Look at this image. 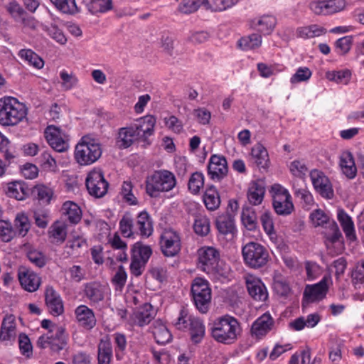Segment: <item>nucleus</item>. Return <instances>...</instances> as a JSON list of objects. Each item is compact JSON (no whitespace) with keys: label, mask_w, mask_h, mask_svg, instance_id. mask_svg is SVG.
<instances>
[{"label":"nucleus","mask_w":364,"mask_h":364,"mask_svg":"<svg viewBox=\"0 0 364 364\" xmlns=\"http://www.w3.org/2000/svg\"><path fill=\"white\" fill-rule=\"evenodd\" d=\"M198 266L202 271L215 279L225 278L228 268L220 264V252L213 247L204 246L198 250Z\"/></svg>","instance_id":"1"},{"label":"nucleus","mask_w":364,"mask_h":364,"mask_svg":"<svg viewBox=\"0 0 364 364\" xmlns=\"http://www.w3.org/2000/svg\"><path fill=\"white\" fill-rule=\"evenodd\" d=\"M240 325L233 316L225 315L216 319L211 328L212 337L218 343L232 344L237 338Z\"/></svg>","instance_id":"2"},{"label":"nucleus","mask_w":364,"mask_h":364,"mask_svg":"<svg viewBox=\"0 0 364 364\" xmlns=\"http://www.w3.org/2000/svg\"><path fill=\"white\" fill-rule=\"evenodd\" d=\"M26 106L12 97L0 99V124L14 126L21 122L26 116Z\"/></svg>","instance_id":"3"},{"label":"nucleus","mask_w":364,"mask_h":364,"mask_svg":"<svg viewBox=\"0 0 364 364\" xmlns=\"http://www.w3.org/2000/svg\"><path fill=\"white\" fill-rule=\"evenodd\" d=\"M176 185L174 174L168 170L155 171L146 181V191L149 196L157 197L161 192L171 191Z\"/></svg>","instance_id":"4"},{"label":"nucleus","mask_w":364,"mask_h":364,"mask_svg":"<svg viewBox=\"0 0 364 364\" xmlns=\"http://www.w3.org/2000/svg\"><path fill=\"white\" fill-rule=\"evenodd\" d=\"M102 155L100 144L88 136L82 137L75 149V159L81 166L90 165Z\"/></svg>","instance_id":"5"},{"label":"nucleus","mask_w":364,"mask_h":364,"mask_svg":"<svg viewBox=\"0 0 364 364\" xmlns=\"http://www.w3.org/2000/svg\"><path fill=\"white\" fill-rule=\"evenodd\" d=\"M69 341V334L64 327H55L38 337L36 345L39 348H48L54 353L65 349Z\"/></svg>","instance_id":"6"},{"label":"nucleus","mask_w":364,"mask_h":364,"mask_svg":"<svg viewBox=\"0 0 364 364\" xmlns=\"http://www.w3.org/2000/svg\"><path fill=\"white\" fill-rule=\"evenodd\" d=\"M242 255L245 264L255 269L264 267L269 259L266 247L256 242L245 244L242 248Z\"/></svg>","instance_id":"7"},{"label":"nucleus","mask_w":364,"mask_h":364,"mask_svg":"<svg viewBox=\"0 0 364 364\" xmlns=\"http://www.w3.org/2000/svg\"><path fill=\"white\" fill-rule=\"evenodd\" d=\"M175 325L180 330L188 328L191 341L195 343H200L205 336V327L203 321L189 315L186 309L180 311Z\"/></svg>","instance_id":"8"},{"label":"nucleus","mask_w":364,"mask_h":364,"mask_svg":"<svg viewBox=\"0 0 364 364\" xmlns=\"http://www.w3.org/2000/svg\"><path fill=\"white\" fill-rule=\"evenodd\" d=\"M151 255L152 249L149 245L141 242H135L131 247V274L135 277L141 276Z\"/></svg>","instance_id":"9"},{"label":"nucleus","mask_w":364,"mask_h":364,"mask_svg":"<svg viewBox=\"0 0 364 364\" xmlns=\"http://www.w3.org/2000/svg\"><path fill=\"white\" fill-rule=\"evenodd\" d=\"M191 294L195 306L201 313H206L211 300V289L208 282L201 277L193 280Z\"/></svg>","instance_id":"10"},{"label":"nucleus","mask_w":364,"mask_h":364,"mask_svg":"<svg viewBox=\"0 0 364 364\" xmlns=\"http://www.w3.org/2000/svg\"><path fill=\"white\" fill-rule=\"evenodd\" d=\"M85 185L89 194L96 198L103 197L108 191L109 183L100 169L94 168L87 173Z\"/></svg>","instance_id":"11"},{"label":"nucleus","mask_w":364,"mask_h":364,"mask_svg":"<svg viewBox=\"0 0 364 364\" xmlns=\"http://www.w3.org/2000/svg\"><path fill=\"white\" fill-rule=\"evenodd\" d=\"M272 191L274 192L272 205L275 212L281 215L291 214L294 210V204L288 190L277 184L272 187Z\"/></svg>","instance_id":"12"},{"label":"nucleus","mask_w":364,"mask_h":364,"mask_svg":"<svg viewBox=\"0 0 364 364\" xmlns=\"http://www.w3.org/2000/svg\"><path fill=\"white\" fill-rule=\"evenodd\" d=\"M44 134L47 142L55 151L64 152L68 149V136L59 127L48 126L45 129Z\"/></svg>","instance_id":"13"},{"label":"nucleus","mask_w":364,"mask_h":364,"mask_svg":"<svg viewBox=\"0 0 364 364\" xmlns=\"http://www.w3.org/2000/svg\"><path fill=\"white\" fill-rule=\"evenodd\" d=\"M330 281L329 277H323L319 282L306 285L303 294V302L312 303L325 298L328 291Z\"/></svg>","instance_id":"14"},{"label":"nucleus","mask_w":364,"mask_h":364,"mask_svg":"<svg viewBox=\"0 0 364 364\" xmlns=\"http://www.w3.org/2000/svg\"><path fill=\"white\" fill-rule=\"evenodd\" d=\"M314 189L323 197L327 199L333 198L334 196L331 183L324 173L318 169H313L309 173Z\"/></svg>","instance_id":"15"},{"label":"nucleus","mask_w":364,"mask_h":364,"mask_svg":"<svg viewBox=\"0 0 364 364\" xmlns=\"http://www.w3.org/2000/svg\"><path fill=\"white\" fill-rule=\"evenodd\" d=\"M161 250L166 257H173L181 250V238L178 232L172 230H166L161 236Z\"/></svg>","instance_id":"16"},{"label":"nucleus","mask_w":364,"mask_h":364,"mask_svg":"<svg viewBox=\"0 0 364 364\" xmlns=\"http://www.w3.org/2000/svg\"><path fill=\"white\" fill-rule=\"evenodd\" d=\"M228 173L226 159L223 156L214 154L210 156L208 166V174L214 181H220Z\"/></svg>","instance_id":"17"},{"label":"nucleus","mask_w":364,"mask_h":364,"mask_svg":"<svg viewBox=\"0 0 364 364\" xmlns=\"http://www.w3.org/2000/svg\"><path fill=\"white\" fill-rule=\"evenodd\" d=\"M18 278L22 288L28 292L37 291L41 283L40 276L33 270L26 267L19 269Z\"/></svg>","instance_id":"18"},{"label":"nucleus","mask_w":364,"mask_h":364,"mask_svg":"<svg viewBox=\"0 0 364 364\" xmlns=\"http://www.w3.org/2000/svg\"><path fill=\"white\" fill-rule=\"evenodd\" d=\"M16 323L14 315L7 314L2 320L0 328V341L11 345L16 338Z\"/></svg>","instance_id":"19"},{"label":"nucleus","mask_w":364,"mask_h":364,"mask_svg":"<svg viewBox=\"0 0 364 364\" xmlns=\"http://www.w3.org/2000/svg\"><path fill=\"white\" fill-rule=\"evenodd\" d=\"M246 286L250 296L255 301H265L267 299V289L260 279L248 275L246 277Z\"/></svg>","instance_id":"20"},{"label":"nucleus","mask_w":364,"mask_h":364,"mask_svg":"<svg viewBox=\"0 0 364 364\" xmlns=\"http://www.w3.org/2000/svg\"><path fill=\"white\" fill-rule=\"evenodd\" d=\"M45 301L53 316H59L64 311L63 302L59 293L52 286H46L45 289Z\"/></svg>","instance_id":"21"},{"label":"nucleus","mask_w":364,"mask_h":364,"mask_svg":"<svg viewBox=\"0 0 364 364\" xmlns=\"http://www.w3.org/2000/svg\"><path fill=\"white\" fill-rule=\"evenodd\" d=\"M274 321L269 312H266L257 318L251 328L252 336L261 339L269 332L274 326Z\"/></svg>","instance_id":"22"},{"label":"nucleus","mask_w":364,"mask_h":364,"mask_svg":"<svg viewBox=\"0 0 364 364\" xmlns=\"http://www.w3.org/2000/svg\"><path fill=\"white\" fill-rule=\"evenodd\" d=\"M277 18L272 15H262L249 21L250 27L260 34H271L277 25Z\"/></svg>","instance_id":"23"},{"label":"nucleus","mask_w":364,"mask_h":364,"mask_svg":"<svg viewBox=\"0 0 364 364\" xmlns=\"http://www.w3.org/2000/svg\"><path fill=\"white\" fill-rule=\"evenodd\" d=\"M109 290L108 286L93 282L85 285L84 292L85 296L91 303L98 304L105 299Z\"/></svg>","instance_id":"24"},{"label":"nucleus","mask_w":364,"mask_h":364,"mask_svg":"<svg viewBox=\"0 0 364 364\" xmlns=\"http://www.w3.org/2000/svg\"><path fill=\"white\" fill-rule=\"evenodd\" d=\"M156 120L152 115H146L136 120L132 124L136 132L139 133V138L146 139L154 134Z\"/></svg>","instance_id":"25"},{"label":"nucleus","mask_w":364,"mask_h":364,"mask_svg":"<svg viewBox=\"0 0 364 364\" xmlns=\"http://www.w3.org/2000/svg\"><path fill=\"white\" fill-rule=\"evenodd\" d=\"M75 315L79 325L90 330L96 325V318L93 311L86 305H80L75 310Z\"/></svg>","instance_id":"26"},{"label":"nucleus","mask_w":364,"mask_h":364,"mask_svg":"<svg viewBox=\"0 0 364 364\" xmlns=\"http://www.w3.org/2000/svg\"><path fill=\"white\" fill-rule=\"evenodd\" d=\"M339 166L342 173L349 179L354 178L357 175V167L353 154L349 151H343L339 156Z\"/></svg>","instance_id":"27"},{"label":"nucleus","mask_w":364,"mask_h":364,"mask_svg":"<svg viewBox=\"0 0 364 364\" xmlns=\"http://www.w3.org/2000/svg\"><path fill=\"white\" fill-rule=\"evenodd\" d=\"M155 313L152 306L146 303L139 307L132 314V320L134 324L139 326H144L149 324L154 318Z\"/></svg>","instance_id":"28"},{"label":"nucleus","mask_w":364,"mask_h":364,"mask_svg":"<svg viewBox=\"0 0 364 364\" xmlns=\"http://www.w3.org/2000/svg\"><path fill=\"white\" fill-rule=\"evenodd\" d=\"M135 232L142 237H148L153 232V223L150 215L146 211L138 214L135 223Z\"/></svg>","instance_id":"29"},{"label":"nucleus","mask_w":364,"mask_h":364,"mask_svg":"<svg viewBox=\"0 0 364 364\" xmlns=\"http://www.w3.org/2000/svg\"><path fill=\"white\" fill-rule=\"evenodd\" d=\"M139 139V133L135 132L131 124L129 127H122L119 129L117 144L121 149H126Z\"/></svg>","instance_id":"30"},{"label":"nucleus","mask_w":364,"mask_h":364,"mask_svg":"<svg viewBox=\"0 0 364 364\" xmlns=\"http://www.w3.org/2000/svg\"><path fill=\"white\" fill-rule=\"evenodd\" d=\"M337 219L346 236L350 240L356 239L354 223L351 217L342 208L337 210Z\"/></svg>","instance_id":"31"},{"label":"nucleus","mask_w":364,"mask_h":364,"mask_svg":"<svg viewBox=\"0 0 364 364\" xmlns=\"http://www.w3.org/2000/svg\"><path fill=\"white\" fill-rule=\"evenodd\" d=\"M61 210L70 223L77 224L81 220L82 210L77 203L70 200L65 201Z\"/></svg>","instance_id":"32"},{"label":"nucleus","mask_w":364,"mask_h":364,"mask_svg":"<svg viewBox=\"0 0 364 364\" xmlns=\"http://www.w3.org/2000/svg\"><path fill=\"white\" fill-rule=\"evenodd\" d=\"M265 193L264 187L258 182L250 183L247 191V200L253 205H258L262 203Z\"/></svg>","instance_id":"33"},{"label":"nucleus","mask_w":364,"mask_h":364,"mask_svg":"<svg viewBox=\"0 0 364 364\" xmlns=\"http://www.w3.org/2000/svg\"><path fill=\"white\" fill-rule=\"evenodd\" d=\"M48 236L53 243H63L67 236L66 225L61 222H55L49 228Z\"/></svg>","instance_id":"34"},{"label":"nucleus","mask_w":364,"mask_h":364,"mask_svg":"<svg viewBox=\"0 0 364 364\" xmlns=\"http://www.w3.org/2000/svg\"><path fill=\"white\" fill-rule=\"evenodd\" d=\"M216 228L222 235L233 234L235 230L234 218L229 214L219 215L216 219Z\"/></svg>","instance_id":"35"},{"label":"nucleus","mask_w":364,"mask_h":364,"mask_svg":"<svg viewBox=\"0 0 364 364\" xmlns=\"http://www.w3.org/2000/svg\"><path fill=\"white\" fill-rule=\"evenodd\" d=\"M203 200L206 208L210 211L217 210L220 205L219 193L213 186L206 189Z\"/></svg>","instance_id":"36"},{"label":"nucleus","mask_w":364,"mask_h":364,"mask_svg":"<svg viewBox=\"0 0 364 364\" xmlns=\"http://www.w3.org/2000/svg\"><path fill=\"white\" fill-rule=\"evenodd\" d=\"M112 347L109 341L101 340L97 347V364H110Z\"/></svg>","instance_id":"37"},{"label":"nucleus","mask_w":364,"mask_h":364,"mask_svg":"<svg viewBox=\"0 0 364 364\" xmlns=\"http://www.w3.org/2000/svg\"><path fill=\"white\" fill-rule=\"evenodd\" d=\"M252 156L259 168H266L269 164V154L265 147L261 144H255L252 149Z\"/></svg>","instance_id":"38"},{"label":"nucleus","mask_w":364,"mask_h":364,"mask_svg":"<svg viewBox=\"0 0 364 364\" xmlns=\"http://www.w3.org/2000/svg\"><path fill=\"white\" fill-rule=\"evenodd\" d=\"M241 220L248 230L253 231L257 228V217L252 207L246 206L242 208Z\"/></svg>","instance_id":"39"},{"label":"nucleus","mask_w":364,"mask_h":364,"mask_svg":"<svg viewBox=\"0 0 364 364\" xmlns=\"http://www.w3.org/2000/svg\"><path fill=\"white\" fill-rule=\"evenodd\" d=\"M262 38L260 33H252L242 37L237 42L238 46L243 50H250L259 48L262 44Z\"/></svg>","instance_id":"40"},{"label":"nucleus","mask_w":364,"mask_h":364,"mask_svg":"<svg viewBox=\"0 0 364 364\" xmlns=\"http://www.w3.org/2000/svg\"><path fill=\"white\" fill-rule=\"evenodd\" d=\"M152 333L156 342L159 344L164 345L171 340V334L168 329L159 321L155 322Z\"/></svg>","instance_id":"41"},{"label":"nucleus","mask_w":364,"mask_h":364,"mask_svg":"<svg viewBox=\"0 0 364 364\" xmlns=\"http://www.w3.org/2000/svg\"><path fill=\"white\" fill-rule=\"evenodd\" d=\"M326 33V28L316 24L299 27L296 30L297 36L304 39L318 37Z\"/></svg>","instance_id":"42"},{"label":"nucleus","mask_w":364,"mask_h":364,"mask_svg":"<svg viewBox=\"0 0 364 364\" xmlns=\"http://www.w3.org/2000/svg\"><path fill=\"white\" fill-rule=\"evenodd\" d=\"M86 7L90 13L94 15L105 13L112 9V0H90Z\"/></svg>","instance_id":"43"},{"label":"nucleus","mask_w":364,"mask_h":364,"mask_svg":"<svg viewBox=\"0 0 364 364\" xmlns=\"http://www.w3.org/2000/svg\"><path fill=\"white\" fill-rule=\"evenodd\" d=\"M6 194L11 198L22 200L27 195V188L24 183L15 181L8 184Z\"/></svg>","instance_id":"44"},{"label":"nucleus","mask_w":364,"mask_h":364,"mask_svg":"<svg viewBox=\"0 0 364 364\" xmlns=\"http://www.w3.org/2000/svg\"><path fill=\"white\" fill-rule=\"evenodd\" d=\"M19 57L36 69H41L44 65V61L31 49H22L19 51Z\"/></svg>","instance_id":"45"},{"label":"nucleus","mask_w":364,"mask_h":364,"mask_svg":"<svg viewBox=\"0 0 364 364\" xmlns=\"http://www.w3.org/2000/svg\"><path fill=\"white\" fill-rule=\"evenodd\" d=\"M135 224L133 219L129 213L124 214L119 221V230L122 235L125 237H131L135 232Z\"/></svg>","instance_id":"46"},{"label":"nucleus","mask_w":364,"mask_h":364,"mask_svg":"<svg viewBox=\"0 0 364 364\" xmlns=\"http://www.w3.org/2000/svg\"><path fill=\"white\" fill-rule=\"evenodd\" d=\"M33 193L37 196L39 201L43 203H49L53 196V189L43 184L35 186L33 189Z\"/></svg>","instance_id":"47"},{"label":"nucleus","mask_w":364,"mask_h":364,"mask_svg":"<svg viewBox=\"0 0 364 364\" xmlns=\"http://www.w3.org/2000/svg\"><path fill=\"white\" fill-rule=\"evenodd\" d=\"M326 76L330 81H333L338 84L347 85L350 80L351 73L348 69L336 71L333 70L327 72Z\"/></svg>","instance_id":"48"},{"label":"nucleus","mask_w":364,"mask_h":364,"mask_svg":"<svg viewBox=\"0 0 364 364\" xmlns=\"http://www.w3.org/2000/svg\"><path fill=\"white\" fill-rule=\"evenodd\" d=\"M204 186V175L202 172L196 171L189 178L188 187L190 192L198 194Z\"/></svg>","instance_id":"49"},{"label":"nucleus","mask_w":364,"mask_h":364,"mask_svg":"<svg viewBox=\"0 0 364 364\" xmlns=\"http://www.w3.org/2000/svg\"><path fill=\"white\" fill-rule=\"evenodd\" d=\"M260 221L262 228L266 234L269 237L272 241H276L277 234L274 231V222L272 215L269 212L264 213L260 217Z\"/></svg>","instance_id":"50"},{"label":"nucleus","mask_w":364,"mask_h":364,"mask_svg":"<svg viewBox=\"0 0 364 364\" xmlns=\"http://www.w3.org/2000/svg\"><path fill=\"white\" fill-rule=\"evenodd\" d=\"M294 196L306 209H310L314 205V197L307 188L296 189Z\"/></svg>","instance_id":"51"},{"label":"nucleus","mask_w":364,"mask_h":364,"mask_svg":"<svg viewBox=\"0 0 364 364\" xmlns=\"http://www.w3.org/2000/svg\"><path fill=\"white\" fill-rule=\"evenodd\" d=\"M195 232L200 236H205L210 232V220L205 215H198L193 224Z\"/></svg>","instance_id":"52"},{"label":"nucleus","mask_w":364,"mask_h":364,"mask_svg":"<svg viewBox=\"0 0 364 364\" xmlns=\"http://www.w3.org/2000/svg\"><path fill=\"white\" fill-rule=\"evenodd\" d=\"M310 219L315 227L328 228L329 223L332 221L328 215L321 209L314 210L310 215Z\"/></svg>","instance_id":"53"},{"label":"nucleus","mask_w":364,"mask_h":364,"mask_svg":"<svg viewBox=\"0 0 364 364\" xmlns=\"http://www.w3.org/2000/svg\"><path fill=\"white\" fill-rule=\"evenodd\" d=\"M18 348L21 355L26 358H30L33 355V346L29 337L24 333L18 335Z\"/></svg>","instance_id":"54"},{"label":"nucleus","mask_w":364,"mask_h":364,"mask_svg":"<svg viewBox=\"0 0 364 364\" xmlns=\"http://www.w3.org/2000/svg\"><path fill=\"white\" fill-rule=\"evenodd\" d=\"M50 1L63 13L74 14L78 11L75 0H50Z\"/></svg>","instance_id":"55"},{"label":"nucleus","mask_w":364,"mask_h":364,"mask_svg":"<svg viewBox=\"0 0 364 364\" xmlns=\"http://www.w3.org/2000/svg\"><path fill=\"white\" fill-rule=\"evenodd\" d=\"M127 279V274L123 266H119L116 273L112 278V284L114 287L115 290L122 291L125 286Z\"/></svg>","instance_id":"56"},{"label":"nucleus","mask_w":364,"mask_h":364,"mask_svg":"<svg viewBox=\"0 0 364 364\" xmlns=\"http://www.w3.org/2000/svg\"><path fill=\"white\" fill-rule=\"evenodd\" d=\"M290 173L295 177L302 178L307 171L308 168L303 160L296 159L291 161L289 165Z\"/></svg>","instance_id":"57"},{"label":"nucleus","mask_w":364,"mask_h":364,"mask_svg":"<svg viewBox=\"0 0 364 364\" xmlns=\"http://www.w3.org/2000/svg\"><path fill=\"white\" fill-rule=\"evenodd\" d=\"M15 227L19 235L24 237L27 234L31 228V225L26 214H17L15 219Z\"/></svg>","instance_id":"58"},{"label":"nucleus","mask_w":364,"mask_h":364,"mask_svg":"<svg viewBox=\"0 0 364 364\" xmlns=\"http://www.w3.org/2000/svg\"><path fill=\"white\" fill-rule=\"evenodd\" d=\"M133 186L130 181H124L122 185L120 195L129 205H136L137 199L132 193Z\"/></svg>","instance_id":"59"},{"label":"nucleus","mask_w":364,"mask_h":364,"mask_svg":"<svg viewBox=\"0 0 364 364\" xmlns=\"http://www.w3.org/2000/svg\"><path fill=\"white\" fill-rule=\"evenodd\" d=\"M312 75V72L307 67H299L296 73L291 77L290 82L292 85L308 81Z\"/></svg>","instance_id":"60"},{"label":"nucleus","mask_w":364,"mask_h":364,"mask_svg":"<svg viewBox=\"0 0 364 364\" xmlns=\"http://www.w3.org/2000/svg\"><path fill=\"white\" fill-rule=\"evenodd\" d=\"M200 8V0H183L178 6V11L190 14L196 12Z\"/></svg>","instance_id":"61"},{"label":"nucleus","mask_w":364,"mask_h":364,"mask_svg":"<svg viewBox=\"0 0 364 364\" xmlns=\"http://www.w3.org/2000/svg\"><path fill=\"white\" fill-rule=\"evenodd\" d=\"M62 80V87L65 90H69L76 87L78 83L77 77L73 74H69L67 71L63 70L60 73Z\"/></svg>","instance_id":"62"},{"label":"nucleus","mask_w":364,"mask_h":364,"mask_svg":"<svg viewBox=\"0 0 364 364\" xmlns=\"http://www.w3.org/2000/svg\"><path fill=\"white\" fill-rule=\"evenodd\" d=\"M309 9L316 15H329L328 0L313 1L309 4Z\"/></svg>","instance_id":"63"},{"label":"nucleus","mask_w":364,"mask_h":364,"mask_svg":"<svg viewBox=\"0 0 364 364\" xmlns=\"http://www.w3.org/2000/svg\"><path fill=\"white\" fill-rule=\"evenodd\" d=\"M353 43V37L346 36L338 39L336 41V50L340 55H344L350 50Z\"/></svg>","instance_id":"64"}]
</instances>
